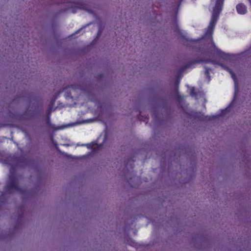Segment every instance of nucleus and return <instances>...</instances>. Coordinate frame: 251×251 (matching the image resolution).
Instances as JSON below:
<instances>
[{
	"instance_id": "nucleus-1",
	"label": "nucleus",
	"mask_w": 251,
	"mask_h": 251,
	"mask_svg": "<svg viewBox=\"0 0 251 251\" xmlns=\"http://www.w3.org/2000/svg\"><path fill=\"white\" fill-rule=\"evenodd\" d=\"M224 0H217L216 5L213 9L211 19L208 27V30L212 31L215 26L219 15L221 12L223 5Z\"/></svg>"
},
{
	"instance_id": "nucleus-3",
	"label": "nucleus",
	"mask_w": 251,
	"mask_h": 251,
	"mask_svg": "<svg viewBox=\"0 0 251 251\" xmlns=\"http://www.w3.org/2000/svg\"><path fill=\"white\" fill-rule=\"evenodd\" d=\"M229 72H230V73L231 74V76H232V78H233L234 79H235V75L233 73H231V72L230 71H229Z\"/></svg>"
},
{
	"instance_id": "nucleus-2",
	"label": "nucleus",
	"mask_w": 251,
	"mask_h": 251,
	"mask_svg": "<svg viewBox=\"0 0 251 251\" xmlns=\"http://www.w3.org/2000/svg\"><path fill=\"white\" fill-rule=\"evenodd\" d=\"M237 12L241 14L246 13L247 10L246 6L242 4H239L236 6Z\"/></svg>"
}]
</instances>
